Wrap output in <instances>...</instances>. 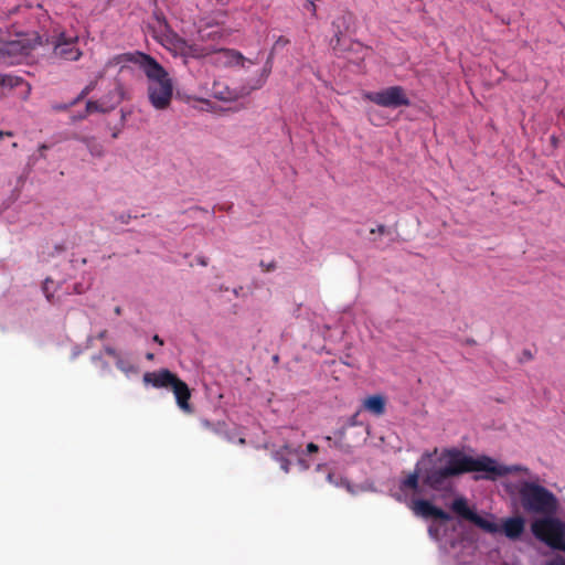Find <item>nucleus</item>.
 I'll list each match as a JSON object with an SVG mask.
<instances>
[{
    "instance_id": "f257e3e1",
    "label": "nucleus",
    "mask_w": 565,
    "mask_h": 565,
    "mask_svg": "<svg viewBox=\"0 0 565 565\" xmlns=\"http://www.w3.org/2000/svg\"><path fill=\"white\" fill-rule=\"evenodd\" d=\"M436 454L437 448H435L433 452L426 451L422 456V458L416 462L414 471L409 472L406 478L401 480V491L406 492L407 490H412L417 492L420 476L423 477V483L436 491L441 490L446 481L450 478L469 472H484L483 476H475L473 479L476 481L480 479L494 481L498 478L505 477L510 473H524L530 476V469L527 467L521 465H499L497 460L489 456L482 455L479 457H472L456 447L443 449L439 461L444 462V466L423 471L422 466Z\"/></svg>"
},
{
    "instance_id": "f03ea898",
    "label": "nucleus",
    "mask_w": 565,
    "mask_h": 565,
    "mask_svg": "<svg viewBox=\"0 0 565 565\" xmlns=\"http://www.w3.org/2000/svg\"><path fill=\"white\" fill-rule=\"evenodd\" d=\"M520 507L529 515H536L530 523L532 535L542 544L553 551V544L548 540L553 537V529L565 521L556 516L559 510V500L554 492L537 482L521 481L516 486Z\"/></svg>"
},
{
    "instance_id": "7ed1b4c3",
    "label": "nucleus",
    "mask_w": 565,
    "mask_h": 565,
    "mask_svg": "<svg viewBox=\"0 0 565 565\" xmlns=\"http://www.w3.org/2000/svg\"><path fill=\"white\" fill-rule=\"evenodd\" d=\"M148 78V98L157 110H166L170 107L173 95V83L168 72L153 57L143 67Z\"/></svg>"
},
{
    "instance_id": "20e7f679",
    "label": "nucleus",
    "mask_w": 565,
    "mask_h": 565,
    "mask_svg": "<svg viewBox=\"0 0 565 565\" xmlns=\"http://www.w3.org/2000/svg\"><path fill=\"white\" fill-rule=\"evenodd\" d=\"M142 381L146 385H151L156 388H171L180 409L189 414L193 412L190 404L191 391L188 384L168 369L146 372Z\"/></svg>"
},
{
    "instance_id": "39448f33",
    "label": "nucleus",
    "mask_w": 565,
    "mask_h": 565,
    "mask_svg": "<svg viewBox=\"0 0 565 565\" xmlns=\"http://www.w3.org/2000/svg\"><path fill=\"white\" fill-rule=\"evenodd\" d=\"M46 43L52 46L54 57L63 61H78L83 52L78 47V36L67 34L65 31L55 29L46 39Z\"/></svg>"
},
{
    "instance_id": "423d86ee",
    "label": "nucleus",
    "mask_w": 565,
    "mask_h": 565,
    "mask_svg": "<svg viewBox=\"0 0 565 565\" xmlns=\"http://www.w3.org/2000/svg\"><path fill=\"white\" fill-rule=\"evenodd\" d=\"M363 98L386 108L411 105V100L402 86H390L379 92H366L363 94Z\"/></svg>"
},
{
    "instance_id": "0eeeda50",
    "label": "nucleus",
    "mask_w": 565,
    "mask_h": 565,
    "mask_svg": "<svg viewBox=\"0 0 565 565\" xmlns=\"http://www.w3.org/2000/svg\"><path fill=\"white\" fill-rule=\"evenodd\" d=\"M411 509L415 515L424 519L433 518L441 521H449L451 519L449 513L425 499L413 500L411 503Z\"/></svg>"
},
{
    "instance_id": "6e6552de",
    "label": "nucleus",
    "mask_w": 565,
    "mask_h": 565,
    "mask_svg": "<svg viewBox=\"0 0 565 565\" xmlns=\"http://www.w3.org/2000/svg\"><path fill=\"white\" fill-rule=\"evenodd\" d=\"M125 98V90L121 84H117L111 92V102H106L105 98H99L98 100H88L86 103V111L88 114L100 111L108 113L118 106L122 99Z\"/></svg>"
},
{
    "instance_id": "1a4fd4ad",
    "label": "nucleus",
    "mask_w": 565,
    "mask_h": 565,
    "mask_svg": "<svg viewBox=\"0 0 565 565\" xmlns=\"http://www.w3.org/2000/svg\"><path fill=\"white\" fill-rule=\"evenodd\" d=\"M151 57L152 56L149 54L140 51L117 54L106 62L105 68H110L119 64L134 63L143 70L145 65H147Z\"/></svg>"
},
{
    "instance_id": "9d476101",
    "label": "nucleus",
    "mask_w": 565,
    "mask_h": 565,
    "mask_svg": "<svg viewBox=\"0 0 565 565\" xmlns=\"http://www.w3.org/2000/svg\"><path fill=\"white\" fill-rule=\"evenodd\" d=\"M213 53H217L220 55L215 62L218 65H223V66L241 65L242 67H244L245 62L254 64L253 61L246 58L239 51H236L234 49L214 50Z\"/></svg>"
},
{
    "instance_id": "9b49d317",
    "label": "nucleus",
    "mask_w": 565,
    "mask_h": 565,
    "mask_svg": "<svg viewBox=\"0 0 565 565\" xmlns=\"http://www.w3.org/2000/svg\"><path fill=\"white\" fill-rule=\"evenodd\" d=\"M524 530L525 520L521 515L504 519L502 521V525L500 526V531H502L504 535L512 541L519 540Z\"/></svg>"
},
{
    "instance_id": "f8f14e48",
    "label": "nucleus",
    "mask_w": 565,
    "mask_h": 565,
    "mask_svg": "<svg viewBox=\"0 0 565 565\" xmlns=\"http://www.w3.org/2000/svg\"><path fill=\"white\" fill-rule=\"evenodd\" d=\"M0 53L10 56H25L29 53V46L21 41H10L1 46Z\"/></svg>"
},
{
    "instance_id": "ddd939ff",
    "label": "nucleus",
    "mask_w": 565,
    "mask_h": 565,
    "mask_svg": "<svg viewBox=\"0 0 565 565\" xmlns=\"http://www.w3.org/2000/svg\"><path fill=\"white\" fill-rule=\"evenodd\" d=\"M363 407L373 415L381 416L385 413V399L382 395H372L364 399Z\"/></svg>"
},
{
    "instance_id": "4468645a",
    "label": "nucleus",
    "mask_w": 565,
    "mask_h": 565,
    "mask_svg": "<svg viewBox=\"0 0 565 565\" xmlns=\"http://www.w3.org/2000/svg\"><path fill=\"white\" fill-rule=\"evenodd\" d=\"M554 531L552 532L553 537L548 540L553 544V551L565 554V524L557 522Z\"/></svg>"
},
{
    "instance_id": "2eb2a0df",
    "label": "nucleus",
    "mask_w": 565,
    "mask_h": 565,
    "mask_svg": "<svg viewBox=\"0 0 565 565\" xmlns=\"http://www.w3.org/2000/svg\"><path fill=\"white\" fill-rule=\"evenodd\" d=\"M451 509L456 514L470 522H472L473 518L477 514L468 507L467 501L463 498H458L454 500Z\"/></svg>"
},
{
    "instance_id": "dca6fc26",
    "label": "nucleus",
    "mask_w": 565,
    "mask_h": 565,
    "mask_svg": "<svg viewBox=\"0 0 565 565\" xmlns=\"http://www.w3.org/2000/svg\"><path fill=\"white\" fill-rule=\"evenodd\" d=\"M472 523L490 534L500 532V526L493 521V515H490V518H482L479 514H476Z\"/></svg>"
},
{
    "instance_id": "f3484780",
    "label": "nucleus",
    "mask_w": 565,
    "mask_h": 565,
    "mask_svg": "<svg viewBox=\"0 0 565 565\" xmlns=\"http://www.w3.org/2000/svg\"><path fill=\"white\" fill-rule=\"evenodd\" d=\"M78 140L86 145L93 157L102 158L105 154L104 146L95 137H81Z\"/></svg>"
},
{
    "instance_id": "a211bd4d",
    "label": "nucleus",
    "mask_w": 565,
    "mask_h": 565,
    "mask_svg": "<svg viewBox=\"0 0 565 565\" xmlns=\"http://www.w3.org/2000/svg\"><path fill=\"white\" fill-rule=\"evenodd\" d=\"M282 451H286L288 455H296L297 454V449L292 448L291 446L289 445H285L281 450H278L276 454H275V459L277 461H279L280 463V468L285 471V472H289V469H290V460L285 458L284 455H282Z\"/></svg>"
},
{
    "instance_id": "6ab92c4d",
    "label": "nucleus",
    "mask_w": 565,
    "mask_h": 565,
    "mask_svg": "<svg viewBox=\"0 0 565 565\" xmlns=\"http://www.w3.org/2000/svg\"><path fill=\"white\" fill-rule=\"evenodd\" d=\"M213 52H214V50H209L206 47L192 44V45H188L186 46V51H185L184 54L186 56H191V57H194V58H202V57H205V56L210 55Z\"/></svg>"
},
{
    "instance_id": "aec40b11",
    "label": "nucleus",
    "mask_w": 565,
    "mask_h": 565,
    "mask_svg": "<svg viewBox=\"0 0 565 565\" xmlns=\"http://www.w3.org/2000/svg\"><path fill=\"white\" fill-rule=\"evenodd\" d=\"M201 425L203 428H205L206 430H209L215 435H223L226 433L225 431L226 425L224 422L212 423L207 419H202Z\"/></svg>"
},
{
    "instance_id": "412c9836",
    "label": "nucleus",
    "mask_w": 565,
    "mask_h": 565,
    "mask_svg": "<svg viewBox=\"0 0 565 565\" xmlns=\"http://www.w3.org/2000/svg\"><path fill=\"white\" fill-rule=\"evenodd\" d=\"M270 72H271V62L268 58L262 70L259 78L255 82V84L250 87V89H258V88L263 87L264 84L266 83Z\"/></svg>"
},
{
    "instance_id": "4be33fe9",
    "label": "nucleus",
    "mask_w": 565,
    "mask_h": 565,
    "mask_svg": "<svg viewBox=\"0 0 565 565\" xmlns=\"http://www.w3.org/2000/svg\"><path fill=\"white\" fill-rule=\"evenodd\" d=\"M95 87V83H90L89 85H87L81 93L79 95L71 102V105H76L79 100H82L83 98H85Z\"/></svg>"
},
{
    "instance_id": "5701e85b",
    "label": "nucleus",
    "mask_w": 565,
    "mask_h": 565,
    "mask_svg": "<svg viewBox=\"0 0 565 565\" xmlns=\"http://www.w3.org/2000/svg\"><path fill=\"white\" fill-rule=\"evenodd\" d=\"M116 366L117 369L126 373L132 369V366L125 362L120 356L116 359Z\"/></svg>"
},
{
    "instance_id": "b1692460",
    "label": "nucleus",
    "mask_w": 565,
    "mask_h": 565,
    "mask_svg": "<svg viewBox=\"0 0 565 565\" xmlns=\"http://www.w3.org/2000/svg\"><path fill=\"white\" fill-rule=\"evenodd\" d=\"M131 218L132 216L129 213H121L116 217V220L121 224H129Z\"/></svg>"
},
{
    "instance_id": "393cba45",
    "label": "nucleus",
    "mask_w": 565,
    "mask_h": 565,
    "mask_svg": "<svg viewBox=\"0 0 565 565\" xmlns=\"http://www.w3.org/2000/svg\"><path fill=\"white\" fill-rule=\"evenodd\" d=\"M260 267L263 268L264 271L268 273V271H273L276 269V263L275 262H271V263H268L266 264L265 262H260Z\"/></svg>"
},
{
    "instance_id": "a878e982",
    "label": "nucleus",
    "mask_w": 565,
    "mask_h": 565,
    "mask_svg": "<svg viewBox=\"0 0 565 565\" xmlns=\"http://www.w3.org/2000/svg\"><path fill=\"white\" fill-rule=\"evenodd\" d=\"M546 565H565V557L557 555L551 559Z\"/></svg>"
},
{
    "instance_id": "bb28decb",
    "label": "nucleus",
    "mask_w": 565,
    "mask_h": 565,
    "mask_svg": "<svg viewBox=\"0 0 565 565\" xmlns=\"http://www.w3.org/2000/svg\"><path fill=\"white\" fill-rule=\"evenodd\" d=\"M105 353L111 358H115V359H118L119 358V354L117 353V351L111 348V347H106L105 348Z\"/></svg>"
},
{
    "instance_id": "cd10ccee",
    "label": "nucleus",
    "mask_w": 565,
    "mask_h": 565,
    "mask_svg": "<svg viewBox=\"0 0 565 565\" xmlns=\"http://www.w3.org/2000/svg\"><path fill=\"white\" fill-rule=\"evenodd\" d=\"M340 35H341V31H337L334 34V38L331 40V44H332L333 49H337V46L339 45Z\"/></svg>"
},
{
    "instance_id": "c85d7f7f",
    "label": "nucleus",
    "mask_w": 565,
    "mask_h": 565,
    "mask_svg": "<svg viewBox=\"0 0 565 565\" xmlns=\"http://www.w3.org/2000/svg\"><path fill=\"white\" fill-rule=\"evenodd\" d=\"M375 233H379V234L383 235V234L386 233V227L381 224L376 228H372L371 230V234H375Z\"/></svg>"
},
{
    "instance_id": "c756f323",
    "label": "nucleus",
    "mask_w": 565,
    "mask_h": 565,
    "mask_svg": "<svg viewBox=\"0 0 565 565\" xmlns=\"http://www.w3.org/2000/svg\"><path fill=\"white\" fill-rule=\"evenodd\" d=\"M319 450V447L318 445L313 444V443H309L307 445V452L309 454H313V452H317Z\"/></svg>"
},
{
    "instance_id": "7c9ffc66",
    "label": "nucleus",
    "mask_w": 565,
    "mask_h": 565,
    "mask_svg": "<svg viewBox=\"0 0 565 565\" xmlns=\"http://www.w3.org/2000/svg\"><path fill=\"white\" fill-rule=\"evenodd\" d=\"M73 105H71V103L68 104H63V105H56L54 106V109L55 110H66L68 109L70 107H72Z\"/></svg>"
},
{
    "instance_id": "2f4dec72",
    "label": "nucleus",
    "mask_w": 565,
    "mask_h": 565,
    "mask_svg": "<svg viewBox=\"0 0 565 565\" xmlns=\"http://www.w3.org/2000/svg\"><path fill=\"white\" fill-rule=\"evenodd\" d=\"M428 532L434 537H437L438 535V530L434 529L433 526H429Z\"/></svg>"
},
{
    "instance_id": "473e14b6",
    "label": "nucleus",
    "mask_w": 565,
    "mask_h": 565,
    "mask_svg": "<svg viewBox=\"0 0 565 565\" xmlns=\"http://www.w3.org/2000/svg\"><path fill=\"white\" fill-rule=\"evenodd\" d=\"M46 149H47V146H46V145H41V146H40L39 150H40V152H41V153H40V156H41L42 158H44V157H45L44 152H45V150H46Z\"/></svg>"
},
{
    "instance_id": "72a5a7b5",
    "label": "nucleus",
    "mask_w": 565,
    "mask_h": 565,
    "mask_svg": "<svg viewBox=\"0 0 565 565\" xmlns=\"http://www.w3.org/2000/svg\"><path fill=\"white\" fill-rule=\"evenodd\" d=\"M152 340L158 344L163 345V340L158 334L153 335Z\"/></svg>"
},
{
    "instance_id": "f704fd0d",
    "label": "nucleus",
    "mask_w": 565,
    "mask_h": 565,
    "mask_svg": "<svg viewBox=\"0 0 565 565\" xmlns=\"http://www.w3.org/2000/svg\"><path fill=\"white\" fill-rule=\"evenodd\" d=\"M11 137L12 136V132L11 131H3V130H0V139H2L3 137Z\"/></svg>"
},
{
    "instance_id": "c9c22d12",
    "label": "nucleus",
    "mask_w": 565,
    "mask_h": 565,
    "mask_svg": "<svg viewBox=\"0 0 565 565\" xmlns=\"http://www.w3.org/2000/svg\"><path fill=\"white\" fill-rule=\"evenodd\" d=\"M106 335H107V331H106V330H103V331H100V332L98 333L97 338H98L99 340H103V339H105V338H106Z\"/></svg>"
},
{
    "instance_id": "e433bc0d",
    "label": "nucleus",
    "mask_w": 565,
    "mask_h": 565,
    "mask_svg": "<svg viewBox=\"0 0 565 565\" xmlns=\"http://www.w3.org/2000/svg\"><path fill=\"white\" fill-rule=\"evenodd\" d=\"M74 292H76V294H82L83 292V289H82L81 285L76 284L74 286Z\"/></svg>"
},
{
    "instance_id": "4c0bfd02",
    "label": "nucleus",
    "mask_w": 565,
    "mask_h": 565,
    "mask_svg": "<svg viewBox=\"0 0 565 565\" xmlns=\"http://www.w3.org/2000/svg\"><path fill=\"white\" fill-rule=\"evenodd\" d=\"M113 90H114V89L109 90V92H108V94H107V95H105V96H103L102 98H105V99H106V102H111V92H113Z\"/></svg>"
},
{
    "instance_id": "58836bf2",
    "label": "nucleus",
    "mask_w": 565,
    "mask_h": 565,
    "mask_svg": "<svg viewBox=\"0 0 565 565\" xmlns=\"http://www.w3.org/2000/svg\"><path fill=\"white\" fill-rule=\"evenodd\" d=\"M114 312H115L117 316H120V315H121V307L117 306V307L114 309Z\"/></svg>"
},
{
    "instance_id": "ea45409f",
    "label": "nucleus",
    "mask_w": 565,
    "mask_h": 565,
    "mask_svg": "<svg viewBox=\"0 0 565 565\" xmlns=\"http://www.w3.org/2000/svg\"><path fill=\"white\" fill-rule=\"evenodd\" d=\"M199 264H201L202 266H206L207 265V262L205 258H199Z\"/></svg>"
},
{
    "instance_id": "a19ab883",
    "label": "nucleus",
    "mask_w": 565,
    "mask_h": 565,
    "mask_svg": "<svg viewBox=\"0 0 565 565\" xmlns=\"http://www.w3.org/2000/svg\"><path fill=\"white\" fill-rule=\"evenodd\" d=\"M524 355L526 356V359L531 360L532 359V353L530 351H524Z\"/></svg>"
},
{
    "instance_id": "79ce46f5",
    "label": "nucleus",
    "mask_w": 565,
    "mask_h": 565,
    "mask_svg": "<svg viewBox=\"0 0 565 565\" xmlns=\"http://www.w3.org/2000/svg\"><path fill=\"white\" fill-rule=\"evenodd\" d=\"M356 417H358V414H355L354 416H352L351 418V425H355V420H356Z\"/></svg>"
},
{
    "instance_id": "37998d69",
    "label": "nucleus",
    "mask_w": 565,
    "mask_h": 565,
    "mask_svg": "<svg viewBox=\"0 0 565 565\" xmlns=\"http://www.w3.org/2000/svg\"><path fill=\"white\" fill-rule=\"evenodd\" d=\"M146 358H147V360H152L153 359V354L152 353H147Z\"/></svg>"
},
{
    "instance_id": "c03bdc74",
    "label": "nucleus",
    "mask_w": 565,
    "mask_h": 565,
    "mask_svg": "<svg viewBox=\"0 0 565 565\" xmlns=\"http://www.w3.org/2000/svg\"><path fill=\"white\" fill-rule=\"evenodd\" d=\"M19 7H14L12 10H10V13H15L18 11Z\"/></svg>"
},
{
    "instance_id": "a18cd8bd",
    "label": "nucleus",
    "mask_w": 565,
    "mask_h": 565,
    "mask_svg": "<svg viewBox=\"0 0 565 565\" xmlns=\"http://www.w3.org/2000/svg\"><path fill=\"white\" fill-rule=\"evenodd\" d=\"M238 443H239L241 445H244V444L246 443V441H245V438H239Z\"/></svg>"
},
{
    "instance_id": "49530a36",
    "label": "nucleus",
    "mask_w": 565,
    "mask_h": 565,
    "mask_svg": "<svg viewBox=\"0 0 565 565\" xmlns=\"http://www.w3.org/2000/svg\"><path fill=\"white\" fill-rule=\"evenodd\" d=\"M51 298H52V296L47 294V295H46V299H47L49 301H51Z\"/></svg>"
},
{
    "instance_id": "de8ad7c7",
    "label": "nucleus",
    "mask_w": 565,
    "mask_h": 565,
    "mask_svg": "<svg viewBox=\"0 0 565 565\" xmlns=\"http://www.w3.org/2000/svg\"><path fill=\"white\" fill-rule=\"evenodd\" d=\"M311 7H312V11L315 12L316 11V6L312 3Z\"/></svg>"
},
{
    "instance_id": "09e8293b",
    "label": "nucleus",
    "mask_w": 565,
    "mask_h": 565,
    "mask_svg": "<svg viewBox=\"0 0 565 565\" xmlns=\"http://www.w3.org/2000/svg\"><path fill=\"white\" fill-rule=\"evenodd\" d=\"M118 134L117 132H114L113 134V138H117Z\"/></svg>"
}]
</instances>
